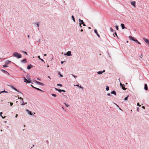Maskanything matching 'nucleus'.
<instances>
[{
  "label": "nucleus",
  "instance_id": "obj_38",
  "mask_svg": "<svg viewBox=\"0 0 149 149\" xmlns=\"http://www.w3.org/2000/svg\"><path fill=\"white\" fill-rule=\"evenodd\" d=\"M128 97V96H127V97H125L124 99L126 101V100H127Z\"/></svg>",
  "mask_w": 149,
  "mask_h": 149
},
{
  "label": "nucleus",
  "instance_id": "obj_46",
  "mask_svg": "<svg viewBox=\"0 0 149 149\" xmlns=\"http://www.w3.org/2000/svg\"><path fill=\"white\" fill-rule=\"evenodd\" d=\"M137 109L138 111L139 112V108L138 107H137Z\"/></svg>",
  "mask_w": 149,
  "mask_h": 149
},
{
  "label": "nucleus",
  "instance_id": "obj_35",
  "mask_svg": "<svg viewBox=\"0 0 149 149\" xmlns=\"http://www.w3.org/2000/svg\"><path fill=\"white\" fill-rule=\"evenodd\" d=\"M18 98L21 100L22 102H23V99L21 97H18Z\"/></svg>",
  "mask_w": 149,
  "mask_h": 149
},
{
  "label": "nucleus",
  "instance_id": "obj_64",
  "mask_svg": "<svg viewBox=\"0 0 149 149\" xmlns=\"http://www.w3.org/2000/svg\"><path fill=\"white\" fill-rule=\"evenodd\" d=\"M147 44H148V45L149 46V42L147 43Z\"/></svg>",
  "mask_w": 149,
  "mask_h": 149
},
{
  "label": "nucleus",
  "instance_id": "obj_58",
  "mask_svg": "<svg viewBox=\"0 0 149 149\" xmlns=\"http://www.w3.org/2000/svg\"><path fill=\"white\" fill-rule=\"evenodd\" d=\"M102 73L103 72H105V70H103L102 71Z\"/></svg>",
  "mask_w": 149,
  "mask_h": 149
},
{
  "label": "nucleus",
  "instance_id": "obj_9",
  "mask_svg": "<svg viewBox=\"0 0 149 149\" xmlns=\"http://www.w3.org/2000/svg\"><path fill=\"white\" fill-rule=\"evenodd\" d=\"M36 82L37 84L40 85H41L42 86H44V84L38 81H36Z\"/></svg>",
  "mask_w": 149,
  "mask_h": 149
},
{
  "label": "nucleus",
  "instance_id": "obj_22",
  "mask_svg": "<svg viewBox=\"0 0 149 149\" xmlns=\"http://www.w3.org/2000/svg\"><path fill=\"white\" fill-rule=\"evenodd\" d=\"M8 93V92L6 91L5 90H4L3 91H1L0 92V94H1V93Z\"/></svg>",
  "mask_w": 149,
  "mask_h": 149
},
{
  "label": "nucleus",
  "instance_id": "obj_60",
  "mask_svg": "<svg viewBox=\"0 0 149 149\" xmlns=\"http://www.w3.org/2000/svg\"><path fill=\"white\" fill-rule=\"evenodd\" d=\"M40 41V39H39V40H38V41L37 42H39Z\"/></svg>",
  "mask_w": 149,
  "mask_h": 149
},
{
  "label": "nucleus",
  "instance_id": "obj_28",
  "mask_svg": "<svg viewBox=\"0 0 149 149\" xmlns=\"http://www.w3.org/2000/svg\"><path fill=\"white\" fill-rule=\"evenodd\" d=\"M72 20H73V21L75 22V19L73 16V15H72Z\"/></svg>",
  "mask_w": 149,
  "mask_h": 149
},
{
  "label": "nucleus",
  "instance_id": "obj_1",
  "mask_svg": "<svg viewBox=\"0 0 149 149\" xmlns=\"http://www.w3.org/2000/svg\"><path fill=\"white\" fill-rule=\"evenodd\" d=\"M13 55L15 57H16L18 58H21L22 56L20 54L18 53L17 52H15L13 53Z\"/></svg>",
  "mask_w": 149,
  "mask_h": 149
},
{
  "label": "nucleus",
  "instance_id": "obj_14",
  "mask_svg": "<svg viewBox=\"0 0 149 149\" xmlns=\"http://www.w3.org/2000/svg\"><path fill=\"white\" fill-rule=\"evenodd\" d=\"M131 4L133 6H134V7H135V4H136V2L134 1H132L131 2Z\"/></svg>",
  "mask_w": 149,
  "mask_h": 149
},
{
  "label": "nucleus",
  "instance_id": "obj_51",
  "mask_svg": "<svg viewBox=\"0 0 149 149\" xmlns=\"http://www.w3.org/2000/svg\"><path fill=\"white\" fill-rule=\"evenodd\" d=\"M114 104L116 105V106H117V107H118V108H119V106L118 105H117V104H116L115 103H114Z\"/></svg>",
  "mask_w": 149,
  "mask_h": 149
},
{
  "label": "nucleus",
  "instance_id": "obj_44",
  "mask_svg": "<svg viewBox=\"0 0 149 149\" xmlns=\"http://www.w3.org/2000/svg\"><path fill=\"white\" fill-rule=\"evenodd\" d=\"M137 105L139 106V107L141 106V105L139 104V102L137 103Z\"/></svg>",
  "mask_w": 149,
  "mask_h": 149
},
{
  "label": "nucleus",
  "instance_id": "obj_55",
  "mask_svg": "<svg viewBox=\"0 0 149 149\" xmlns=\"http://www.w3.org/2000/svg\"><path fill=\"white\" fill-rule=\"evenodd\" d=\"M3 118H5V116L3 117L2 116H1Z\"/></svg>",
  "mask_w": 149,
  "mask_h": 149
},
{
  "label": "nucleus",
  "instance_id": "obj_20",
  "mask_svg": "<svg viewBox=\"0 0 149 149\" xmlns=\"http://www.w3.org/2000/svg\"><path fill=\"white\" fill-rule=\"evenodd\" d=\"M24 81L25 82H26V83H29V81H28V80L25 78H24Z\"/></svg>",
  "mask_w": 149,
  "mask_h": 149
},
{
  "label": "nucleus",
  "instance_id": "obj_10",
  "mask_svg": "<svg viewBox=\"0 0 149 149\" xmlns=\"http://www.w3.org/2000/svg\"><path fill=\"white\" fill-rule=\"evenodd\" d=\"M121 25L122 29H127V28L125 26L124 24H121Z\"/></svg>",
  "mask_w": 149,
  "mask_h": 149
},
{
  "label": "nucleus",
  "instance_id": "obj_42",
  "mask_svg": "<svg viewBox=\"0 0 149 149\" xmlns=\"http://www.w3.org/2000/svg\"><path fill=\"white\" fill-rule=\"evenodd\" d=\"M139 57L142 58L143 57V55L142 54H141V55L139 56Z\"/></svg>",
  "mask_w": 149,
  "mask_h": 149
},
{
  "label": "nucleus",
  "instance_id": "obj_30",
  "mask_svg": "<svg viewBox=\"0 0 149 149\" xmlns=\"http://www.w3.org/2000/svg\"><path fill=\"white\" fill-rule=\"evenodd\" d=\"M106 89L107 91H109V87L108 86H107Z\"/></svg>",
  "mask_w": 149,
  "mask_h": 149
},
{
  "label": "nucleus",
  "instance_id": "obj_11",
  "mask_svg": "<svg viewBox=\"0 0 149 149\" xmlns=\"http://www.w3.org/2000/svg\"><path fill=\"white\" fill-rule=\"evenodd\" d=\"M94 32L96 34L97 36L99 37H100V35L98 34L97 30L96 29L94 30Z\"/></svg>",
  "mask_w": 149,
  "mask_h": 149
},
{
  "label": "nucleus",
  "instance_id": "obj_62",
  "mask_svg": "<svg viewBox=\"0 0 149 149\" xmlns=\"http://www.w3.org/2000/svg\"><path fill=\"white\" fill-rule=\"evenodd\" d=\"M4 123H7V121H4Z\"/></svg>",
  "mask_w": 149,
  "mask_h": 149
},
{
  "label": "nucleus",
  "instance_id": "obj_53",
  "mask_svg": "<svg viewBox=\"0 0 149 149\" xmlns=\"http://www.w3.org/2000/svg\"><path fill=\"white\" fill-rule=\"evenodd\" d=\"M142 108L143 109H145V107L144 106H142Z\"/></svg>",
  "mask_w": 149,
  "mask_h": 149
},
{
  "label": "nucleus",
  "instance_id": "obj_23",
  "mask_svg": "<svg viewBox=\"0 0 149 149\" xmlns=\"http://www.w3.org/2000/svg\"><path fill=\"white\" fill-rule=\"evenodd\" d=\"M134 41H135L136 42L138 43V44H139L140 45L141 44L136 39H135V40H134Z\"/></svg>",
  "mask_w": 149,
  "mask_h": 149
},
{
  "label": "nucleus",
  "instance_id": "obj_63",
  "mask_svg": "<svg viewBox=\"0 0 149 149\" xmlns=\"http://www.w3.org/2000/svg\"><path fill=\"white\" fill-rule=\"evenodd\" d=\"M44 56H46L47 55H46V54H44Z\"/></svg>",
  "mask_w": 149,
  "mask_h": 149
},
{
  "label": "nucleus",
  "instance_id": "obj_39",
  "mask_svg": "<svg viewBox=\"0 0 149 149\" xmlns=\"http://www.w3.org/2000/svg\"><path fill=\"white\" fill-rule=\"evenodd\" d=\"M64 104H65V105L67 107H70V106L68 104H67L65 103H64Z\"/></svg>",
  "mask_w": 149,
  "mask_h": 149
},
{
  "label": "nucleus",
  "instance_id": "obj_32",
  "mask_svg": "<svg viewBox=\"0 0 149 149\" xmlns=\"http://www.w3.org/2000/svg\"><path fill=\"white\" fill-rule=\"evenodd\" d=\"M110 29L111 31L112 32H113V29H112V27H110Z\"/></svg>",
  "mask_w": 149,
  "mask_h": 149
},
{
  "label": "nucleus",
  "instance_id": "obj_52",
  "mask_svg": "<svg viewBox=\"0 0 149 149\" xmlns=\"http://www.w3.org/2000/svg\"><path fill=\"white\" fill-rule=\"evenodd\" d=\"M64 63V62L63 61H61V63L62 64L63 63Z\"/></svg>",
  "mask_w": 149,
  "mask_h": 149
},
{
  "label": "nucleus",
  "instance_id": "obj_57",
  "mask_svg": "<svg viewBox=\"0 0 149 149\" xmlns=\"http://www.w3.org/2000/svg\"><path fill=\"white\" fill-rule=\"evenodd\" d=\"M31 85L32 87L33 88H35V87H34L33 85Z\"/></svg>",
  "mask_w": 149,
  "mask_h": 149
},
{
  "label": "nucleus",
  "instance_id": "obj_12",
  "mask_svg": "<svg viewBox=\"0 0 149 149\" xmlns=\"http://www.w3.org/2000/svg\"><path fill=\"white\" fill-rule=\"evenodd\" d=\"M27 61L26 59H24L21 61V62L23 63H26L27 62Z\"/></svg>",
  "mask_w": 149,
  "mask_h": 149
},
{
  "label": "nucleus",
  "instance_id": "obj_54",
  "mask_svg": "<svg viewBox=\"0 0 149 149\" xmlns=\"http://www.w3.org/2000/svg\"><path fill=\"white\" fill-rule=\"evenodd\" d=\"M17 116H18V114H16V115L15 116V117L16 118H17Z\"/></svg>",
  "mask_w": 149,
  "mask_h": 149
},
{
  "label": "nucleus",
  "instance_id": "obj_26",
  "mask_svg": "<svg viewBox=\"0 0 149 149\" xmlns=\"http://www.w3.org/2000/svg\"><path fill=\"white\" fill-rule=\"evenodd\" d=\"M97 73L99 74H100L102 73V72L101 71H98L97 72Z\"/></svg>",
  "mask_w": 149,
  "mask_h": 149
},
{
  "label": "nucleus",
  "instance_id": "obj_29",
  "mask_svg": "<svg viewBox=\"0 0 149 149\" xmlns=\"http://www.w3.org/2000/svg\"><path fill=\"white\" fill-rule=\"evenodd\" d=\"M74 86H78V87H79V88H83L81 86H79V85H74Z\"/></svg>",
  "mask_w": 149,
  "mask_h": 149
},
{
  "label": "nucleus",
  "instance_id": "obj_41",
  "mask_svg": "<svg viewBox=\"0 0 149 149\" xmlns=\"http://www.w3.org/2000/svg\"><path fill=\"white\" fill-rule=\"evenodd\" d=\"M116 28L117 30H118V26L117 25L116 26Z\"/></svg>",
  "mask_w": 149,
  "mask_h": 149
},
{
  "label": "nucleus",
  "instance_id": "obj_36",
  "mask_svg": "<svg viewBox=\"0 0 149 149\" xmlns=\"http://www.w3.org/2000/svg\"><path fill=\"white\" fill-rule=\"evenodd\" d=\"M113 36L114 37H115V35L116 36H117V33H116L115 31V33L113 34Z\"/></svg>",
  "mask_w": 149,
  "mask_h": 149
},
{
  "label": "nucleus",
  "instance_id": "obj_18",
  "mask_svg": "<svg viewBox=\"0 0 149 149\" xmlns=\"http://www.w3.org/2000/svg\"><path fill=\"white\" fill-rule=\"evenodd\" d=\"M129 38L130 40H133L134 41V40H135L134 39V38L131 36H130L129 37Z\"/></svg>",
  "mask_w": 149,
  "mask_h": 149
},
{
  "label": "nucleus",
  "instance_id": "obj_34",
  "mask_svg": "<svg viewBox=\"0 0 149 149\" xmlns=\"http://www.w3.org/2000/svg\"><path fill=\"white\" fill-rule=\"evenodd\" d=\"M27 103L26 102L25 103H24V102H22V105H23H23L26 104Z\"/></svg>",
  "mask_w": 149,
  "mask_h": 149
},
{
  "label": "nucleus",
  "instance_id": "obj_56",
  "mask_svg": "<svg viewBox=\"0 0 149 149\" xmlns=\"http://www.w3.org/2000/svg\"><path fill=\"white\" fill-rule=\"evenodd\" d=\"M27 37L28 38H29V35H28L27 36Z\"/></svg>",
  "mask_w": 149,
  "mask_h": 149
},
{
  "label": "nucleus",
  "instance_id": "obj_50",
  "mask_svg": "<svg viewBox=\"0 0 149 149\" xmlns=\"http://www.w3.org/2000/svg\"><path fill=\"white\" fill-rule=\"evenodd\" d=\"M24 52L27 55V52Z\"/></svg>",
  "mask_w": 149,
  "mask_h": 149
},
{
  "label": "nucleus",
  "instance_id": "obj_17",
  "mask_svg": "<svg viewBox=\"0 0 149 149\" xmlns=\"http://www.w3.org/2000/svg\"><path fill=\"white\" fill-rule=\"evenodd\" d=\"M1 71L3 72H4L7 74H8V75H9V74L6 71L4 70H1Z\"/></svg>",
  "mask_w": 149,
  "mask_h": 149
},
{
  "label": "nucleus",
  "instance_id": "obj_40",
  "mask_svg": "<svg viewBox=\"0 0 149 149\" xmlns=\"http://www.w3.org/2000/svg\"><path fill=\"white\" fill-rule=\"evenodd\" d=\"M57 85L58 86H62V84H57Z\"/></svg>",
  "mask_w": 149,
  "mask_h": 149
},
{
  "label": "nucleus",
  "instance_id": "obj_49",
  "mask_svg": "<svg viewBox=\"0 0 149 149\" xmlns=\"http://www.w3.org/2000/svg\"><path fill=\"white\" fill-rule=\"evenodd\" d=\"M107 95H108V96H110L111 95L109 93H108L107 94Z\"/></svg>",
  "mask_w": 149,
  "mask_h": 149
},
{
  "label": "nucleus",
  "instance_id": "obj_15",
  "mask_svg": "<svg viewBox=\"0 0 149 149\" xmlns=\"http://www.w3.org/2000/svg\"><path fill=\"white\" fill-rule=\"evenodd\" d=\"M31 66L32 67H33V66L31 65H28L27 67V69L28 70H30L31 68Z\"/></svg>",
  "mask_w": 149,
  "mask_h": 149
},
{
  "label": "nucleus",
  "instance_id": "obj_59",
  "mask_svg": "<svg viewBox=\"0 0 149 149\" xmlns=\"http://www.w3.org/2000/svg\"><path fill=\"white\" fill-rule=\"evenodd\" d=\"M83 31V29H81L80 30L81 31V32H82Z\"/></svg>",
  "mask_w": 149,
  "mask_h": 149
},
{
  "label": "nucleus",
  "instance_id": "obj_31",
  "mask_svg": "<svg viewBox=\"0 0 149 149\" xmlns=\"http://www.w3.org/2000/svg\"><path fill=\"white\" fill-rule=\"evenodd\" d=\"M58 74L61 77H63V75L61 74V73L60 72H58Z\"/></svg>",
  "mask_w": 149,
  "mask_h": 149
},
{
  "label": "nucleus",
  "instance_id": "obj_61",
  "mask_svg": "<svg viewBox=\"0 0 149 149\" xmlns=\"http://www.w3.org/2000/svg\"><path fill=\"white\" fill-rule=\"evenodd\" d=\"M81 25V24H79V26H80L81 27H82V26Z\"/></svg>",
  "mask_w": 149,
  "mask_h": 149
},
{
  "label": "nucleus",
  "instance_id": "obj_33",
  "mask_svg": "<svg viewBox=\"0 0 149 149\" xmlns=\"http://www.w3.org/2000/svg\"><path fill=\"white\" fill-rule=\"evenodd\" d=\"M52 95L54 97H56L57 96L56 95V94H52Z\"/></svg>",
  "mask_w": 149,
  "mask_h": 149
},
{
  "label": "nucleus",
  "instance_id": "obj_27",
  "mask_svg": "<svg viewBox=\"0 0 149 149\" xmlns=\"http://www.w3.org/2000/svg\"><path fill=\"white\" fill-rule=\"evenodd\" d=\"M35 88L36 89L38 90V91H42V90L41 89H39V88Z\"/></svg>",
  "mask_w": 149,
  "mask_h": 149
},
{
  "label": "nucleus",
  "instance_id": "obj_37",
  "mask_svg": "<svg viewBox=\"0 0 149 149\" xmlns=\"http://www.w3.org/2000/svg\"><path fill=\"white\" fill-rule=\"evenodd\" d=\"M3 66L4 68H6V67H8V65H3Z\"/></svg>",
  "mask_w": 149,
  "mask_h": 149
},
{
  "label": "nucleus",
  "instance_id": "obj_3",
  "mask_svg": "<svg viewBox=\"0 0 149 149\" xmlns=\"http://www.w3.org/2000/svg\"><path fill=\"white\" fill-rule=\"evenodd\" d=\"M26 111L30 115L34 116L35 114V113L34 112L32 113L28 109L26 110Z\"/></svg>",
  "mask_w": 149,
  "mask_h": 149
},
{
  "label": "nucleus",
  "instance_id": "obj_25",
  "mask_svg": "<svg viewBox=\"0 0 149 149\" xmlns=\"http://www.w3.org/2000/svg\"><path fill=\"white\" fill-rule=\"evenodd\" d=\"M38 57L40 60H41L42 62H44V60L40 58V56H38Z\"/></svg>",
  "mask_w": 149,
  "mask_h": 149
},
{
  "label": "nucleus",
  "instance_id": "obj_21",
  "mask_svg": "<svg viewBox=\"0 0 149 149\" xmlns=\"http://www.w3.org/2000/svg\"><path fill=\"white\" fill-rule=\"evenodd\" d=\"M144 89L145 90H147L148 89V86H147V85L146 84H145V85H144Z\"/></svg>",
  "mask_w": 149,
  "mask_h": 149
},
{
  "label": "nucleus",
  "instance_id": "obj_13",
  "mask_svg": "<svg viewBox=\"0 0 149 149\" xmlns=\"http://www.w3.org/2000/svg\"><path fill=\"white\" fill-rule=\"evenodd\" d=\"M143 40L145 41V42L146 43H148L149 42V40H148L146 38H143Z\"/></svg>",
  "mask_w": 149,
  "mask_h": 149
},
{
  "label": "nucleus",
  "instance_id": "obj_19",
  "mask_svg": "<svg viewBox=\"0 0 149 149\" xmlns=\"http://www.w3.org/2000/svg\"><path fill=\"white\" fill-rule=\"evenodd\" d=\"M111 94H113L115 95H116V92L115 91H113L111 92Z\"/></svg>",
  "mask_w": 149,
  "mask_h": 149
},
{
  "label": "nucleus",
  "instance_id": "obj_4",
  "mask_svg": "<svg viewBox=\"0 0 149 149\" xmlns=\"http://www.w3.org/2000/svg\"><path fill=\"white\" fill-rule=\"evenodd\" d=\"M8 85V86H9L11 88H12L15 91H16L19 92V93H21V92H20L19 90H17L16 88L15 87H14L13 86H12V85Z\"/></svg>",
  "mask_w": 149,
  "mask_h": 149
},
{
  "label": "nucleus",
  "instance_id": "obj_47",
  "mask_svg": "<svg viewBox=\"0 0 149 149\" xmlns=\"http://www.w3.org/2000/svg\"><path fill=\"white\" fill-rule=\"evenodd\" d=\"M37 79H38V80H39V81H41V79H40V78H37Z\"/></svg>",
  "mask_w": 149,
  "mask_h": 149
},
{
  "label": "nucleus",
  "instance_id": "obj_5",
  "mask_svg": "<svg viewBox=\"0 0 149 149\" xmlns=\"http://www.w3.org/2000/svg\"><path fill=\"white\" fill-rule=\"evenodd\" d=\"M26 77L27 78V79L28 80V81H29V83L33 84V83L31 82V78L29 75H26Z\"/></svg>",
  "mask_w": 149,
  "mask_h": 149
},
{
  "label": "nucleus",
  "instance_id": "obj_6",
  "mask_svg": "<svg viewBox=\"0 0 149 149\" xmlns=\"http://www.w3.org/2000/svg\"><path fill=\"white\" fill-rule=\"evenodd\" d=\"M71 53V52L70 51H68L64 55H67L68 56H72Z\"/></svg>",
  "mask_w": 149,
  "mask_h": 149
},
{
  "label": "nucleus",
  "instance_id": "obj_43",
  "mask_svg": "<svg viewBox=\"0 0 149 149\" xmlns=\"http://www.w3.org/2000/svg\"><path fill=\"white\" fill-rule=\"evenodd\" d=\"M71 75H72V76L73 77H74L75 78V77H77V76H76L74 75H73V74H71Z\"/></svg>",
  "mask_w": 149,
  "mask_h": 149
},
{
  "label": "nucleus",
  "instance_id": "obj_2",
  "mask_svg": "<svg viewBox=\"0 0 149 149\" xmlns=\"http://www.w3.org/2000/svg\"><path fill=\"white\" fill-rule=\"evenodd\" d=\"M79 24H82L84 26H86V24H85L83 20H81V19L79 18Z\"/></svg>",
  "mask_w": 149,
  "mask_h": 149
},
{
  "label": "nucleus",
  "instance_id": "obj_8",
  "mask_svg": "<svg viewBox=\"0 0 149 149\" xmlns=\"http://www.w3.org/2000/svg\"><path fill=\"white\" fill-rule=\"evenodd\" d=\"M54 88L56 90L58 91L60 93L61 92H65V91L64 90H61L60 89H58L55 88Z\"/></svg>",
  "mask_w": 149,
  "mask_h": 149
},
{
  "label": "nucleus",
  "instance_id": "obj_45",
  "mask_svg": "<svg viewBox=\"0 0 149 149\" xmlns=\"http://www.w3.org/2000/svg\"><path fill=\"white\" fill-rule=\"evenodd\" d=\"M10 103L11 106L13 104V103L11 102H10Z\"/></svg>",
  "mask_w": 149,
  "mask_h": 149
},
{
  "label": "nucleus",
  "instance_id": "obj_7",
  "mask_svg": "<svg viewBox=\"0 0 149 149\" xmlns=\"http://www.w3.org/2000/svg\"><path fill=\"white\" fill-rule=\"evenodd\" d=\"M120 86L122 88V89H123L124 90H125L126 88H125L124 84H122L121 83H120Z\"/></svg>",
  "mask_w": 149,
  "mask_h": 149
},
{
  "label": "nucleus",
  "instance_id": "obj_48",
  "mask_svg": "<svg viewBox=\"0 0 149 149\" xmlns=\"http://www.w3.org/2000/svg\"><path fill=\"white\" fill-rule=\"evenodd\" d=\"M2 114V112H1L0 113V115L1 116H2L1 115Z\"/></svg>",
  "mask_w": 149,
  "mask_h": 149
},
{
  "label": "nucleus",
  "instance_id": "obj_16",
  "mask_svg": "<svg viewBox=\"0 0 149 149\" xmlns=\"http://www.w3.org/2000/svg\"><path fill=\"white\" fill-rule=\"evenodd\" d=\"M11 63V61H10L7 60L5 62V63L6 65L8 64Z\"/></svg>",
  "mask_w": 149,
  "mask_h": 149
},
{
  "label": "nucleus",
  "instance_id": "obj_24",
  "mask_svg": "<svg viewBox=\"0 0 149 149\" xmlns=\"http://www.w3.org/2000/svg\"><path fill=\"white\" fill-rule=\"evenodd\" d=\"M35 24L37 25V27H38V29L39 30V24L37 22H36L35 23Z\"/></svg>",
  "mask_w": 149,
  "mask_h": 149
}]
</instances>
